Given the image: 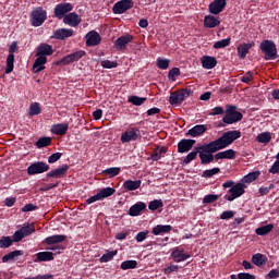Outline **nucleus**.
Instances as JSON below:
<instances>
[{
    "label": "nucleus",
    "instance_id": "nucleus-8",
    "mask_svg": "<svg viewBox=\"0 0 279 279\" xmlns=\"http://www.w3.org/2000/svg\"><path fill=\"white\" fill-rule=\"evenodd\" d=\"M66 241V235L62 234H56V235H50L44 240V243L46 245H53L48 247L51 252H56V250H64V246L60 245V243H64Z\"/></svg>",
    "mask_w": 279,
    "mask_h": 279
},
{
    "label": "nucleus",
    "instance_id": "nucleus-49",
    "mask_svg": "<svg viewBox=\"0 0 279 279\" xmlns=\"http://www.w3.org/2000/svg\"><path fill=\"white\" fill-rule=\"evenodd\" d=\"M117 254H119V252L116 251H110L106 254H104L100 258L99 262L100 263H110V260H112V258H114V256H117Z\"/></svg>",
    "mask_w": 279,
    "mask_h": 279
},
{
    "label": "nucleus",
    "instance_id": "nucleus-16",
    "mask_svg": "<svg viewBox=\"0 0 279 279\" xmlns=\"http://www.w3.org/2000/svg\"><path fill=\"white\" fill-rule=\"evenodd\" d=\"M226 5H228L227 0H214L208 5V11L210 12V14H221V11L226 10Z\"/></svg>",
    "mask_w": 279,
    "mask_h": 279
},
{
    "label": "nucleus",
    "instance_id": "nucleus-55",
    "mask_svg": "<svg viewBox=\"0 0 279 279\" xmlns=\"http://www.w3.org/2000/svg\"><path fill=\"white\" fill-rule=\"evenodd\" d=\"M221 169L220 168H213L209 170H204L202 178H213V175H217V173H220Z\"/></svg>",
    "mask_w": 279,
    "mask_h": 279
},
{
    "label": "nucleus",
    "instance_id": "nucleus-32",
    "mask_svg": "<svg viewBox=\"0 0 279 279\" xmlns=\"http://www.w3.org/2000/svg\"><path fill=\"white\" fill-rule=\"evenodd\" d=\"M197 154H199V146L195 147L194 150L189 153L184 158L181 159L182 165H191L195 158H197Z\"/></svg>",
    "mask_w": 279,
    "mask_h": 279
},
{
    "label": "nucleus",
    "instance_id": "nucleus-60",
    "mask_svg": "<svg viewBox=\"0 0 279 279\" xmlns=\"http://www.w3.org/2000/svg\"><path fill=\"white\" fill-rule=\"evenodd\" d=\"M219 114H226V110L223 109V107H215L209 112L210 117H218Z\"/></svg>",
    "mask_w": 279,
    "mask_h": 279
},
{
    "label": "nucleus",
    "instance_id": "nucleus-41",
    "mask_svg": "<svg viewBox=\"0 0 279 279\" xmlns=\"http://www.w3.org/2000/svg\"><path fill=\"white\" fill-rule=\"evenodd\" d=\"M12 71H14V54L9 53L7 57V68H5L4 73L7 75H10V73H12Z\"/></svg>",
    "mask_w": 279,
    "mask_h": 279
},
{
    "label": "nucleus",
    "instance_id": "nucleus-37",
    "mask_svg": "<svg viewBox=\"0 0 279 279\" xmlns=\"http://www.w3.org/2000/svg\"><path fill=\"white\" fill-rule=\"evenodd\" d=\"M17 256H23V251H12L2 257V263H10L16 260Z\"/></svg>",
    "mask_w": 279,
    "mask_h": 279
},
{
    "label": "nucleus",
    "instance_id": "nucleus-15",
    "mask_svg": "<svg viewBox=\"0 0 279 279\" xmlns=\"http://www.w3.org/2000/svg\"><path fill=\"white\" fill-rule=\"evenodd\" d=\"M75 32L72 28H58L53 32L51 38L54 40H66V38H72Z\"/></svg>",
    "mask_w": 279,
    "mask_h": 279
},
{
    "label": "nucleus",
    "instance_id": "nucleus-9",
    "mask_svg": "<svg viewBox=\"0 0 279 279\" xmlns=\"http://www.w3.org/2000/svg\"><path fill=\"white\" fill-rule=\"evenodd\" d=\"M69 12H73V4L71 2H61L56 4L53 9V16L54 19L62 21V19H64Z\"/></svg>",
    "mask_w": 279,
    "mask_h": 279
},
{
    "label": "nucleus",
    "instance_id": "nucleus-47",
    "mask_svg": "<svg viewBox=\"0 0 279 279\" xmlns=\"http://www.w3.org/2000/svg\"><path fill=\"white\" fill-rule=\"evenodd\" d=\"M169 104L171 106H180V105H182V100H181L180 94H178V92H172L170 94Z\"/></svg>",
    "mask_w": 279,
    "mask_h": 279
},
{
    "label": "nucleus",
    "instance_id": "nucleus-50",
    "mask_svg": "<svg viewBox=\"0 0 279 279\" xmlns=\"http://www.w3.org/2000/svg\"><path fill=\"white\" fill-rule=\"evenodd\" d=\"M177 93L179 94V98L181 99V104H182L184 99H189V97H191V94L193 92L189 88H181L177 90Z\"/></svg>",
    "mask_w": 279,
    "mask_h": 279
},
{
    "label": "nucleus",
    "instance_id": "nucleus-34",
    "mask_svg": "<svg viewBox=\"0 0 279 279\" xmlns=\"http://www.w3.org/2000/svg\"><path fill=\"white\" fill-rule=\"evenodd\" d=\"M167 149L168 148L165 146H157V148H155L151 154V160L154 161L160 160V158H162L165 154H167Z\"/></svg>",
    "mask_w": 279,
    "mask_h": 279
},
{
    "label": "nucleus",
    "instance_id": "nucleus-26",
    "mask_svg": "<svg viewBox=\"0 0 279 279\" xmlns=\"http://www.w3.org/2000/svg\"><path fill=\"white\" fill-rule=\"evenodd\" d=\"M66 132H69V123H58L51 128V133L56 136H64Z\"/></svg>",
    "mask_w": 279,
    "mask_h": 279
},
{
    "label": "nucleus",
    "instance_id": "nucleus-33",
    "mask_svg": "<svg viewBox=\"0 0 279 279\" xmlns=\"http://www.w3.org/2000/svg\"><path fill=\"white\" fill-rule=\"evenodd\" d=\"M141 184H142L141 180H135V181L126 180L123 183V189H125V191H136L141 189Z\"/></svg>",
    "mask_w": 279,
    "mask_h": 279
},
{
    "label": "nucleus",
    "instance_id": "nucleus-43",
    "mask_svg": "<svg viewBox=\"0 0 279 279\" xmlns=\"http://www.w3.org/2000/svg\"><path fill=\"white\" fill-rule=\"evenodd\" d=\"M260 175V171H253L250 172L248 174H246L243 178V182H245L246 184H252V182L258 180V177Z\"/></svg>",
    "mask_w": 279,
    "mask_h": 279
},
{
    "label": "nucleus",
    "instance_id": "nucleus-7",
    "mask_svg": "<svg viewBox=\"0 0 279 279\" xmlns=\"http://www.w3.org/2000/svg\"><path fill=\"white\" fill-rule=\"evenodd\" d=\"M86 56V51L84 50H77L75 52H72L70 54H66L61 60L56 62L57 66H69V64H73V62H80Z\"/></svg>",
    "mask_w": 279,
    "mask_h": 279
},
{
    "label": "nucleus",
    "instance_id": "nucleus-51",
    "mask_svg": "<svg viewBox=\"0 0 279 279\" xmlns=\"http://www.w3.org/2000/svg\"><path fill=\"white\" fill-rule=\"evenodd\" d=\"M163 206L165 203L162 202V199H154L148 204V208L153 211L158 210V208H162Z\"/></svg>",
    "mask_w": 279,
    "mask_h": 279
},
{
    "label": "nucleus",
    "instance_id": "nucleus-46",
    "mask_svg": "<svg viewBox=\"0 0 279 279\" xmlns=\"http://www.w3.org/2000/svg\"><path fill=\"white\" fill-rule=\"evenodd\" d=\"M37 149H43V147H49L51 145V137H40L36 143Z\"/></svg>",
    "mask_w": 279,
    "mask_h": 279
},
{
    "label": "nucleus",
    "instance_id": "nucleus-56",
    "mask_svg": "<svg viewBox=\"0 0 279 279\" xmlns=\"http://www.w3.org/2000/svg\"><path fill=\"white\" fill-rule=\"evenodd\" d=\"M217 199H219V195L208 194V195L204 196L203 204H215V202H217Z\"/></svg>",
    "mask_w": 279,
    "mask_h": 279
},
{
    "label": "nucleus",
    "instance_id": "nucleus-57",
    "mask_svg": "<svg viewBox=\"0 0 279 279\" xmlns=\"http://www.w3.org/2000/svg\"><path fill=\"white\" fill-rule=\"evenodd\" d=\"M102 69H117L119 63L117 61L104 60L100 62Z\"/></svg>",
    "mask_w": 279,
    "mask_h": 279
},
{
    "label": "nucleus",
    "instance_id": "nucleus-63",
    "mask_svg": "<svg viewBox=\"0 0 279 279\" xmlns=\"http://www.w3.org/2000/svg\"><path fill=\"white\" fill-rule=\"evenodd\" d=\"M238 279H256V276L250 272H240L238 274Z\"/></svg>",
    "mask_w": 279,
    "mask_h": 279
},
{
    "label": "nucleus",
    "instance_id": "nucleus-3",
    "mask_svg": "<svg viewBox=\"0 0 279 279\" xmlns=\"http://www.w3.org/2000/svg\"><path fill=\"white\" fill-rule=\"evenodd\" d=\"M239 121H243V113L239 111V107L236 105H226L222 123L232 125L233 123H239Z\"/></svg>",
    "mask_w": 279,
    "mask_h": 279
},
{
    "label": "nucleus",
    "instance_id": "nucleus-10",
    "mask_svg": "<svg viewBox=\"0 0 279 279\" xmlns=\"http://www.w3.org/2000/svg\"><path fill=\"white\" fill-rule=\"evenodd\" d=\"M49 171V163L44 161H35L27 167V175H38Z\"/></svg>",
    "mask_w": 279,
    "mask_h": 279
},
{
    "label": "nucleus",
    "instance_id": "nucleus-44",
    "mask_svg": "<svg viewBox=\"0 0 279 279\" xmlns=\"http://www.w3.org/2000/svg\"><path fill=\"white\" fill-rule=\"evenodd\" d=\"M119 173H121V168H119V167L108 168L102 171V174L108 175V178H117V175H119Z\"/></svg>",
    "mask_w": 279,
    "mask_h": 279
},
{
    "label": "nucleus",
    "instance_id": "nucleus-21",
    "mask_svg": "<svg viewBox=\"0 0 279 279\" xmlns=\"http://www.w3.org/2000/svg\"><path fill=\"white\" fill-rule=\"evenodd\" d=\"M236 158V151L234 149H227L216 154V162L219 160H234Z\"/></svg>",
    "mask_w": 279,
    "mask_h": 279
},
{
    "label": "nucleus",
    "instance_id": "nucleus-11",
    "mask_svg": "<svg viewBox=\"0 0 279 279\" xmlns=\"http://www.w3.org/2000/svg\"><path fill=\"white\" fill-rule=\"evenodd\" d=\"M141 138V130L138 128H129L121 135V143H132L133 141H138Z\"/></svg>",
    "mask_w": 279,
    "mask_h": 279
},
{
    "label": "nucleus",
    "instance_id": "nucleus-54",
    "mask_svg": "<svg viewBox=\"0 0 279 279\" xmlns=\"http://www.w3.org/2000/svg\"><path fill=\"white\" fill-rule=\"evenodd\" d=\"M226 47H230V38L221 39L214 44V49H226Z\"/></svg>",
    "mask_w": 279,
    "mask_h": 279
},
{
    "label": "nucleus",
    "instance_id": "nucleus-35",
    "mask_svg": "<svg viewBox=\"0 0 279 279\" xmlns=\"http://www.w3.org/2000/svg\"><path fill=\"white\" fill-rule=\"evenodd\" d=\"M272 230H274V223H269L266 226L258 227L255 230V234H257L258 236H267V234H269V232H271Z\"/></svg>",
    "mask_w": 279,
    "mask_h": 279
},
{
    "label": "nucleus",
    "instance_id": "nucleus-25",
    "mask_svg": "<svg viewBox=\"0 0 279 279\" xmlns=\"http://www.w3.org/2000/svg\"><path fill=\"white\" fill-rule=\"evenodd\" d=\"M219 25H221V21H219L218 17H215L214 15H206L204 17V27L207 29L219 27Z\"/></svg>",
    "mask_w": 279,
    "mask_h": 279
},
{
    "label": "nucleus",
    "instance_id": "nucleus-2",
    "mask_svg": "<svg viewBox=\"0 0 279 279\" xmlns=\"http://www.w3.org/2000/svg\"><path fill=\"white\" fill-rule=\"evenodd\" d=\"M241 137V131H228L222 133L220 137L213 141L211 143L218 148L219 151L221 149H226V147H230L234 141Z\"/></svg>",
    "mask_w": 279,
    "mask_h": 279
},
{
    "label": "nucleus",
    "instance_id": "nucleus-53",
    "mask_svg": "<svg viewBox=\"0 0 279 279\" xmlns=\"http://www.w3.org/2000/svg\"><path fill=\"white\" fill-rule=\"evenodd\" d=\"M20 231L22 232V235L24 236H29L31 234H34V232H36V229L29 225L27 226H23Z\"/></svg>",
    "mask_w": 279,
    "mask_h": 279
},
{
    "label": "nucleus",
    "instance_id": "nucleus-31",
    "mask_svg": "<svg viewBox=\"0 0 279 279\" xmlns=\"http://www.w3.org/2000/svg\"><path fill=\"white\" fill-rule=\"evenodd\" d=\"M35 256V263H49V260H53V254L51 252H39Z\"/></svg>",
    "mask_w": 279,
    "mask_h": 279
},
{
    "label": "nucleus",
    "instance_id": "nucleus-45",
    "mask_svg": "<svg viewBox=\"0 0 279 279\" xmlns=\"http://www.w3.org/2000/svg\"><path fill=\"white\" fill-rule=\"evenodd\" d=\"M129 104H132L133 106H143L147 101L146 97H138V96H131L128 99Z\"/></svg>",
    "mask_w": 279,
    "mask_h": 279
},
{
    "label": "nucleus",
    "instance_id": "nucleus-12",
    "mask_svg": "<svg viewBox=\"0 0 279 279\" xmlns=\"http://www.w3.org/2000/svg\"><path fill=\"white\" fill-rule=\"evenodd\" d=\"M132 8H134V1L120 0L113 5L112 12L113 14H125V12H128V10H132Z\"/></svg>",
    "mask_w": 279,
    "mask_h": 279
},
{
    "label": "nucleus",
    "instance_id": "nucleus-36",
    "mask_svg": "<svg viewBox=\"0 0 279 279\" xmlns=\"http://www.w3.org/2000/svg\"><path fill=\"white\" fill-rule=\"evenodd\" d=\"M114 193H117V190H114L113 187H104L98 190V195L100 199H106V197H112Z\"/></svg>",
    "mask_w": 279,
    "mask_h": 279
},
{
    "label": "nucleus",
    "instance_id": "nucleus-28",
    "mask_svg": "<svg viewBox=\"0 0 279 279\" xmlns=\"http://www.w3.org/2000/svg\"><path fill=\"white\" fill-rule=\"evenodd\" d=\"M203 69H215L217 66V58L210 56H203L201 59Z\"/></svg>",
    "mask_w": 279,
    "mask_h": 279
},
{
    "label": "nucleus",
    "instance_id": "nucleus-20",
    "mask_svg": "<svg viewBox=\"0 0 279 279\" xmlns=\"http://www.w3.org/2000/svg\"><path fill=\"white\" fill-rule=\"evenodd\" d=\"M207 130H208V128H206V125L197 124V125L193 126L192 129H190L187 131V133L185 134V136H192V138H197V136L204 135Z\"/></svg>",
    "mask_w": 279,
    "mask_h": 279
},
{
    "label": "nucleus",
    "instance_id": "nucleus-6",
    "mask_svg": "<svg viewBox=\"0 0 279 279\" xmlns=\"http://www.w3.org/2000/svg\"><path fill=\"white\" fill-rule=\"evenodd\" d=\"M245 189H247L245 183L238 182L235 185L230 187V190L225 195V199H227V202H234V199H239V197L245 195Z\"/></svg>",
    "mask_w": 279,
    "mask_h": 279
},
{
    "label": "nucleus",
    "instance_id": "nucleus-13",
    "mask_svg": "<svg viewBox=\"0 0 279 279\" xmlns=\"http://www.w3.org/2000/svg\"><path fill=\"white\" fill-rule=\"evenodd\" d=\"M132 40H134V36L130 34L122 35L113 43V47L117 51H125V49H128V45H130Z\"/></svg>",
    "mask_w": 279,
    "mask_h": 279
},
{
    "label": "nucleus",
    "instance_id": "nucleus-17",
    "mask_svg": "<svg viewBox=\"0 0 279 279\" xmlns=\"http://www.w3.org/2000/svg\"><path fill=\"white\" fill-rule=\"evenodd\" d=\"M195 140H186L183 138L178 143V153L179 154H186L193 149L195 146Z\"/></svg>",
    "mask_w": 279,
    "mask_h": 279
},
{
    "label": "nucleus",
    "instance_id": "nucleus-58",
    "mask_svg": "<svg viewBox=\"0 0 279 279\" xmlns=\"http://www.w3.org/2000/svg\"><path fill=\"white\" fill-rule=\"evenodd\" d=\"M254 80V74L252 73V71H248L245 73V75L240 77V82H242L243 84H250V82H252Z\"/></svg>",
    "mask_w": 279,
    "mask_h": 279
},
{
    "label": "nucleus",
    "instance_id": "nucleus-18",
    "mask_svg": "<svg viewBox=\"0 0 279 279\" xmlns=\"http://www.w3.org/2000/svg\"><path fill=\"white\" fill-rule=\"evenodd\" d=\"M171 257L174 263H184V260L191 258V254L184 253V248L175 247L171 253Z\"/></svg>",
    "mask_w": 279,
    "mask_h": 279
},
{
    "label": "nucleus",
    "instance_id": "nucleus-48",
    "mask_svg": "<svg viewBox=\"0 0 279 279\" xmlns=\"http://www.w3.org/2000/svg\"><path fill=\"white\" fill-rule=\"evenodd\" d=\"M257 143H270L271 142V133L269 132H264L257 135L256 137Z\"/></svg>",
    "mask_w": 279,
    "mask_h": 279
},
{
    "label": "nucleus",
    "instance_id": "nucleus-14",
    "mask_svg": "<svg viewBox=\"0 0 279 279\" xmlns=\"http://www.w3.org/2000/svg\"><path fill=\"white\" fill-rule=\"evenodd\" d=\"M86 47H97L101 44V35L96 31H90L85 35Z\"/></svg>",
    "mask_w": 279,
    "mask_h": 279
},
{
    "label": "nucleus",
    "instance_id": "nucleus-19",
    "mask_svg": "<svg viewBox=\"0 0 279 279\" xmlns=\"http://www.w3.org/2000/svg\"><path fill=\"white\" fill-rule=\"evenodd\" d=\"M63 23L70 27H77L82 23V17L77 13L72 12L63 17Z\"/></svg>",
    "mask_w": 279,
    "mask_h": 279
},
{
    "label": "nucleus",
    "instance_id": "nucleus-40",
    "mask_svg": "<svg viewBox=\"0 0 279 279\" xmlns=\"http://www.w3.org/2000/svg\"><path fill=\"white\" fill-rule=\"evenodd\" d=\"M138 267V262L134 259L124 260L121 264V269L128 271V269H136Z\"/></svg>",
    "mask_w": 279,
    "mask_h": 279
},
{
    "label": "nucleus",
    "instance_id": "nucleus-42",
    "mask_svg": "<svg viewBox=\"0 0 279 279\" xmlns=\"http://www.w3.org/2000/svg\"><path fill=\"white\" fill-rule=\"evenodd\" d=\"M14 241L9 235H3L0 239V250H8V247H12Z\"/></svg>",
    "mask_w": 279,
    "mask_h": 279
},
{
    "label": "nucleus",
    "instance_id": "nucleus-62",
    "mask_svg": "<svg viewBox=\"0 0 279 279\" xmlns=\"http://www.w3.org/2000/svg\"><path fill=\"white\" fill-rule=\"evenodd\" d=\"M62 158V153H54L48 157L49 165H53V162H58Z\"/></svg>",
    "mask_w": 279,
    "mask_h": 279
},
{
    "label": "nucleus",
    "instance_id": "nucleus-59",
    "mask_svg": "<svg viewBox=\"0 0 279 279\" xmlns=\"http://www.w3.org/2000/svg\"><path fill=\"white\" fill-rule=\"evenodd\" d=\"M180 75V68H172L168 73V78L175 82V77Z\"/></svg>",
    "mask_w": 279,
    "mask_h": 279
},
{
    "label": "nucleus",
    "instance_id": "nucleus-30",
    "mask_svg": "<svg viewBox=\"0 0 279 279\" xmlns=\"http://www.w3.org/2000/svg\"><path fill=\"white\" fill-rule=\"evenodd\" d=\"M173 230V227L170 225H157L153 228V234L158 236L160 234H169Z\"/></svg>",
    "mask_w": 279,
    "mask_h": 279
},
{
    "label": "nucleus",
    "instance_id": "nucleus-22",
    "mask_svg": "<svg viewBox=\"0 0 279 279\" xmlns=\"http://www.w3.org/2000/svg\"><path fill=\"white\" fill-rule=\"evenodd\" d=\"M143 210H147V204L144 202H137L133 206L130 207L129 209V215L130 217H138Z\"/></svg>",
    "mask_w": 279,
    "mask_h": 279
},
{
    "label": "nucleus",
    "instance_id": "nucleus-52",
    "mask_svg": "<svg viewBox=\"0 0 279 279\" xmlns=\"http://www.w3.org/2000/svg\"><path fill=\"white\" fill-rule=\"evenodd\" d=\"M170 62L171 61L169 59L158 58L157 66H158V69H161V71H167V69H169Z\"/></svg>",
    "mask_w": 279,
    "mask_h": 279
},
{
    "label": "nucleus",
    "instance_id": "nucleus-38",
    "mask_svg": "<svg viewBox=\"0 0 279 279\" xmlns=\"http://www.w3.org/2000/svg\"><path fill=\"white\" fill-rule=\"evenodd\" d=\"M40 112H43V108H40V104L39 102L31 104V106L28 108L29 117H38V114H40Z\"/></svg>",
    "mask_w": 279,
    "mask_h": 279
},
{
    "label": "nucleus",
    "instance_id": "nucleus-27",
    "mask_svg": "<svg viewBox=\"0 0 279 279\" xmlns=\"http://www.w3.org/2000/svg\"><path fill=\"white\" fill-rule=\"evenodd\" d=\"M47 62V57L41 54H37V58L33 64L34 73H40V71H45V63Z\"/></svg>",
    "mask_w": 279,
    "mask_h": 279
},
{
    "label": "nucleus",
    "instance_id": "nucleus-29",
    "mask_svg": "<svg viewBox=\"0 0 279 279\" xmlns=\"http://www.w3.org/2000/svg\"><path fill=\"white\" fill-rule=\"evenodd\" d=\"M254 47V43L250 44H242L238 46V56L241 60H245L247 58V54L250 53V49Z\"/></svg>",
    "mask_w": 279,
    "mask_h": 279
},
{
    "label": "nucleus",
    "instance_id": "nucleus-4",
    "mask_svg": "<svg viewBox=\"0 0 279 279\" xmlns=\"http://www.w3.org/2000/svg\"><path fill=\"white\" fill-rule=\"evenodd\" d=\"M259 49L264 53V60H278V48L274 40L265 39L260 43Z\"/></svg>",
    "mask_w": 279,
    "mask_h": 279
},
{
    "label": "nucleus",
    "instance_id": "nucleus-5",
    "mask_svg": "<svg viewBox=\"0 0 279 279\" xmlns=\"http://www.w3.org/2000/svg\"><path fill=\"white\" fill-rule=\"evenodd\" d=\"M29 21L33 27H40V25L47 21V10L43 7L33 9Z\"/></svg>",
    "mask_w": 279,
    "mask_h": 279
},
{
    "label": "nucleus",
    "instance_id": "nucleus-61",
    "mask_svg": "<svg viewBox=\"0 0 279 279\" xmlns=\"http://www.w3.org/2000/svg\"><path fill=\"white\" fill-rule=\"evenodd\" d=\"M234 215H236V211L226 210V211H222V214L220 215V219L222 220L232 219Z\"/></svg>",
    "mask_w": 279,
    "mask_h": 279
},
{
    "label": "nucleus",
    "instance_id": "nucleus-39",
    "mask_svg": "<svg viewBox=\"0 0 279 279\" xmlns=\"http://www.w3.org/2000/svg\"><path fill=\"white\" fill-rule=\"evenodd\" d=\"M252 263L253 265H256V267H263V265L266 263V257L260 253L254 254L252 256Z\"/></svg>",
    "mask_w": 279,
    "mask_h": 279
},
{
    "label": "nucleus",
    "instance_id": "nucleus-1",
    "mask_svg": "<svg viewBox=\"0 0 279 279\" xmlns=\"http://www.w3.org/2000/svg\"><path fill=\"white\" fill-rule=\"evenodd\" d=\"M198 158L201 160V165H210V162L217 161V151L218 148L209 142L208 144H202L198 146ZM215 154V155H214Z\"/></svg>",
    "mask_w": 279,
    "mask_h": 279
},
{
    "label": "nucleus",
    "instance_id": "nucleus-24",
    "mask_svg": "<svg viewBox=\"0 0 279 279\" xmlns=\"http://www.w3.org/2000/svg\"><path fill=\"white\" fill-rule=\"evenodd\" d=\"M36 56H44L47 58V56H53V46L49 44H40L36 49Z\"/></svg>",
    "mask_w": 279,
    "mask_h": 279
},
{
    "label": "nucleus",
    "instance_id": "nucleus-64",
    "mask_svg": "<svg viewBox=\"0 0 279 279\" xmlns=\"http://www.w3.org/2000/svg\"><path fill=\"white\" fill-rule=\"evenodd\" d=\"M267 279H276L279 278V270L278 269H271L267 275Z\"/></svg>",
    "mask_w": 279,
    "mask_h": 279
},
{
    "label": "nucleus",
    "instance_id": "nucleus-23",
    "mask_svg": "<svg viewBox=\"0 0 279 279\" xmlns=\"http://www.w3.org/2000/svg\"><path fill=\"white\" fill-rule=\"evenodd\" d=\"M69 172V165H63L60 168L49 171L46 175L47 178H64Z\"/></svg>",
    "mask_w": 279,
    "mask_h": 279
}]
</instances>
